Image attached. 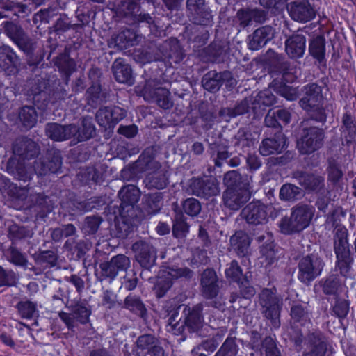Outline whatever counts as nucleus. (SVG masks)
<instances>
[{"instance_id":"obj_1","label":"nucleus","mask_w":356,"mask_h":356,"mask_svg":"<svg viewBox=\"0 0 356 356\" xmlns=\"http://www.w3.org/2000/svg\"><path fill=\"white\" fill-rule=\"evenodd\" d=\"M46 132L54 140H65L73 136L81 141L90 138L95 132V127L91 118H84L81 127H76L74 124L65 127L53 123L47 126Z\"/></svg>"},{"instance_id":"obj_2","label":"nucleus","mask_w":356,"mask_h":356,"mask_svg":"<svg viewBox=\"0 0 356 356\" xmlns=\"http://www.w3.org/2000/svg\"><path fill=\"white\" fill-rule=\"evenodd\" d=\"M314 209L309 205H299L292 209L290 218H283L280 223L282 233L290 234L307 227L313 218Z\"/></svg>"},{"instance_id":"obj_3","label":"nucleus","mask_w":356,"mask_h":356,"mask_svg":"<svg viewBox=\"0 0 356 356\" xmlns=\"http://www.w3.org/2000/svg\"><path fill=\"white\" fill-rule=\"evenodd\" d=\"M238 179V175L236 171H230L225 175L224 182L227 189L224 193L223 200L225 204L232 210L238 209L250 197V193L248 188H237L235 184Z\"/></svg>"},{"instance_id":"obj_4","label":"nucleus","mask_w":356,"mask_h":356,"mask_svg":"<svg viewBox=\"0 0 356 356\" xmlns=\"http://www.w3.org/2000/svg\"><path fill=\"white\" fill-rule=\"evenodd\" d=\"M191 274V271L186 268L178 267L177 266L163 267L159 273L155 286L157 296L161 298L164 296L165 292L170 288L172 280L182 277H189Z\"/></svg>"},{"instance_id":"obj_5","label":"nucleus","mask_w":356,"mask_h":356,"mask_svg":"<svg viewBox=\"0 0 356 356\" xmlns=\"http://www.w3.org/2000/svg\"><path fill=\"white\" fill-rule=\"evenodd\" d=\"M323 264L316 255L312 254L302 257L298 264V280L305 284H309L322 272Z\"/></svg>"},{"instance_id":"obj_6","label":"nucleus","mask_w":356,"mask_h":356,"mask_svg":"<svg viewBox=\"0 0 356 356\" xmlns=\"http://www.w3.org/2000/svg\"><path fill=\"white\" fill-rule=\"evenodd\" d=\"M260 304L263 307L266 318L271 319L273 326L279 325L277 319L280 314V299L275 296L274 289H264L259 296Z\"/></svg>"},{"instance_id":"obj_7","label":"nucleus","mask_w":356,"mask_h":356,"mask_svg":"<svg viewBox=\"0 0 356 356\" xmlns=\"http://www.w3.org/2000/svg\"><path fill=\"white\" fill-rule=\"evenodd\" d=\"M323 139V131L312 127L308 129L304 136L298 141L297 147L300 153L310 154L321 147Z\"/></svg>"},{"instance_id":"obj_8","label":"nucleus","mask_w":356,"mask_h":356,"mask_svg":"<svg viewBox=\"0 0 356 356\" xmlns=\"http://www.w3.org/2000/svg\"><path fill=\"white\" fill-rule=\"evenodd\" d=\"M289 12L291 17L297 22H306L315 17V12L307 1H300L290 5Z\"/></svg>"},{"instance_id":"obj_9","label":"nucleus","mask_w":356,"mask_h":356,"mask_svg":"<svg viewBox=\"0 0 356 356\" xmlns=\"http://www.w3.org/2000/svg\"><path fill=\"white\" fill-rule=\"evenodd\" d=\"M242 216L250 224H261L266 221V207L260 202L250 203L243 209Z\"/></svg>"},{"instance_id":"obj_10","label":"nucleus","mask_w":356,"mask_h":356,"mask_svg":"<svg viewBox=\"0 0 356 356\" xmlns=\"http://www.w3.org/2000/svg\"><path fill=\"white\" fill-rule=\"evenodd\" d=\"M305 96L300 101L302 108L307 111L318 109L322 99L320 88L315 84L309 85L305 87Z\"/></svg>"},{"instance_id":"obj_11","label":"nucleus","mask_w":356,"mask_h":356,"mask_svg":"<svg viewBox=\"0 0 356 356\" xmlns=\"http://www.w3.org/2000/svg\"><path fill=\"white\" fill-rule=\"evenodd\" d=\"M286 147V140L282 133L275 135V138H267L262 141L260 153L264 156L281 153Z\"/></svg>"},{"instance_id":"obj_12","label":"nucleus","mask_w":356,"mask_h":356,"mask_svg":"<svg viewBox=\"0 0 356 356\" xmlns=\"http://www.w3.org/2000/svg\"><path fill=\"white\" fill-rule=\"evenodd\" d=\"M305 48L306 39L300 34L292 35L285 42L286 52L292 58L302 57L305 53Z\"/></svg>"},{"instance_id":"obj_13","label":"nucleus","mask_w":356,"mask_h":356,"mask_svg":"<svg viewBox=\"0 0 356 356\" xmlns=\"http://www.w3.org/2000/svg\"><path fill=\"white\" fill-rule=\"evenodd\" d=\"M274 36V30L270 26H263L257 29L250 42L249 48L252 50H258L264 46Z\"/></svg>"},{"instance_id":"obj_14","label":"nucleus","mask_w":356,"mask_h":356,"mask_svg":"<svg viewBox=\"0 0 356 356\" xmlns=\"http://www.w3.org/2000/svg\"><path fill=\"white\" fill-rule=\"evenodd\" d=\"M202 286L203 293L207 298H211L216 296L218 286L215 271L211 269L204 271L202 276Z\"/></svg>"},{"instance_id":"obj_15","label":"nucleus","mask_w":356,"mask_h":356,"mask_svg":"<svg viewBox=\"0 0 356 356\" xmlns=\"http://www.w3.org/2000/svg\"><path fill=\"white\" fill-rule=\"evenodd\" d=\"M113 71L115 80L119 83H132L131 70L125 64L122 58H117L113 64Z\"/></svg>"},{"instance_id":"obj_16","label":"nucleus","mask_w":356,"mask_h":356,"mask_svg":"<svg viewBox=\"0 0 356 356\" xmlns=\"http://www.w3.org/2000/svg\"><path fill=\"white\" fill-rule=\"evenodd\" d=\"M140 245L142 246V251L136 255V260L143 267L149 268L155 262L156 252L153 248H150L144 243H136L133 248L136 250Z\"/></svg>"},{"instance_id":"obj_17","label":"nucleus","mask_w":356,"mask_h":356,"mask_svg":"<svg viewBox=\"0 0 356 356\" xmlns=\"http://www.w3.org/2000/svg\"><path fill=\"white\" fill-rule=\"evenodd\" d=\"M230 243L238 254L244 256L248 252L250 240L244 232L239 231L231 237Z\"/></svg>"},{"instance_id":"obj_18","label":"nucleus","mask_w":356,"mask_h":356,"mask_svg":"<svg viewBox=\"0 0 356 356\" xmlns=\"http://www.w3.org/2000/svg\"><path fill=\"white\" fill-rule=\"evenodd\" d=\"M350 252L348 241V230L343 225H338L335 228L334 252Z\"/></svg>"},{"instance_id":"obj_19","label":"nucleus","mask_w":356,"mask_h":356,"mask_svg":"<svg viewBox=\"0 0 356 356\" xmlns=\"http://www.w3.org/2000/svg\"><path fill=\"white\" fill-rule=\"evenodd\" d=\"M337 256V268L343 276H347L353 262L350 252L335 253Z\"/></svg>"},{"instance_id":"obj_20","label":"nucleus","mask_w":356,"mask_h":356,"mask_svg":"<svg viewBox=\"0 0 356 356\" xmlns=\"http://www.w3.org/2000/svg\"><path fill=\"white\" fill-rule=\"evenodd\" d=\"M17 61V56L8 46L0 47V67L6 70L15 65Z\"/></svg>"},{"instance_id":"obj_21","label":"nucleus","mask_w":356,"mask_h":356,"mask_svg":"<svg viewBox=\"0 0 356 356\" xmlns=\"http://www.w3.org/2000/svg\"><path fill=\"white\" fill-rule=\"evenodd\" d=\"M266 238L268 243L261 247V257L260 258L261 259V263L265 266L272 264L276 257L274 245L272 243V237L269 234H267Z\"/></svg>"},{"instance_id":"obj_22","label":"nucleus","mask_w":356,"mask_h":356,"mask_svg":"<svg viewBox=\"0 0 356 356\" xmlns=\"http://www.w3.org/2000/svg\"><path fill=\"white\" fill-rule=\"evenodd\" d=\"M310 54L321 61L323 59L325 56V40L321 36H318L314 38L309 47Z\"/></svg>"},{"instance_id":"obj_23","label":"nucleus","mask_w":356,"mask_h":356,"mask_svg":"<svg viewBox=\"0 0 356 356\" xmlns=\"http://www.w3.org/2000/svg\"><path fill=\"white\" fill-rule=\"evenodd\" d=\"M186 325L193 332H197L203 326L200 307L194 308L186 318Z\"/></svg>"},{"instance_id":"obj_24","label":"nucleus","mask_w":356,"mask_h":356,"mask_svg":"<svg viewBox=\"0 0 356 356\" xmlns=\"http://www.w3.org/2000/svg\"><path fill=\"white\" fill-rule=\"evenodd\" d=\"M130 264V261L128 257L124 255L119 254L112 258L109 268L111 269L110 275L115 277L118 270H126Z\"/></svg>"},{"instance_id":"obj_25","label":"nucleus","mask_w":356,"mask_h":356,"mask_svg":"<svg viewBox=\"0 0 356 356\" xmlns=\"http://www.w3.org/2000/svg\"><path fill=\"white\" fill-rule=\"evenodd\" d=\"M120 196L122 198V204L132 205L139 199V191L134 186L129 185L120 191Z\"/></svg>"},{"instance_id":"obj_26","label":"nucleus","mask_w":356,"mask_h":356,"mask_svg":"<svg viewBox=\"0 0 356 356\" xmlns=\"http://www.w3.org/2000/svg\"><path fill=\"white\" fill-rule=\"evenodd\" d=\"M193 184L200 186V188L194 191V193L198 196H211L216 195L219 193L218 185L214 182H207L204 184L201 180L198 179L194 181Z\"/></svg>"},{"instance_id":"obj_27","label":"nucleus","mask_w":356,"mask_h":356,"mask_svg":"<svg viewBox=\"0 0 356 356\" xmlns=\"http://www.w3.org/2000/svg\"><path fill=\"white\" fill-rule=\"evenodd\" d=\"M37 115L35 108L31 106L24 107L19 113L20 120L26 128H31L35 125Z\"/></svg>"},{"instance_id":"obj_28","label":"nucleus","mask_w":356,"mask_h":356,"mask_svg":"<svg viewBox=\"0 0 356 356\" xmlns=\"http://www.w3.org/2000/svg\"><path fill=\"white\" fill-rule=\"evenodd\" d=\"M275 92L285 97L287 100L293 101L298 97V90L296 88L289 86L286 84L277 86L275 81L270 85Z\"/></svg>"},{"instance_id":"obj_29","label":"nucleus","mask_w":356,"mask_h":356,"mask_svg":"<svg viewBox=\"0 0 356 356\" xmlns=\"http://www.w3.org/2000/svg\"><path fill=\"white\" fill-rule=\"evenodd\" d=\"M302 195L301 189L293 184H284L280 191L282 200H291L297 199Z\"/></svg>"},{"instance_id":"obj_30","label":"nucleus","mask_w":356,"mask_h":356,"mask_svg":"<svg viewBox=\"0 0 356 356\" xmlns=\"http://www.w3.org/2000/svg\"><path fill=\"white\" fill-rule=\"evenodd\" d=\"M97 120L99 124L105 128L113 127L114 122L109 108H100L97 113Z\"/></svg>"},{"instance_id":"obj_31","label":"nucleus","mask_w":356,"mask_h":356,"mask_svg":"<svg viewBox=\"0 0 356 356\" xmlns=\"http://www.w3.org/2000/svg\"><path fill=\"white\" fill-rule=\"evenodd\" d=\"M168 96L169 91L167 89L158 88L155 90L154 96L152 97V98L154 99L161 107L168 108L171 106Z\"/></svg>"},{"instance_id":"obj_32","label":"nucleus","mask_w":356,"mask_h":356,"mask_svg":"<svg viewBox=\"0 0 356 356\" xmlns=\"http://www.w3.org/2000/svg\"><path fill=\"white\" fill-rule=\"evenodd\" d=\"M202 86L206 90L211 92L218 90L221 86L218 75L214 73L205 75L202 79Z\"/></svg>"},{"instance_id":"obj_33","label":"nucleus","mask_w":356,"mask_h":356,"mask_svg":"<svg viewBox=\"0 0 356 356\" xmlns=\"http://www.w3.org/2000/svg\"><path fill=\"white\" fill-rule=\"evenodd\" d=\"M306 189L316 190L321 188L323 183V178L321 176L307 175L300 181Z\"/></svg>"},{"instance_id":"obj_34","label":"nucleus","mask_w":356,"mask_h":356,"mask_svg":"<svg viewBox=\"0 0 356 356\" xmlns=\"http://www.w3.org/2000/svg\"><path fill=\"white\" fill-rule=\"evenodd\" d=\"M183 209L186 213L193 216L200 213L201 207L199 202L196 199L188 198L184 201Z\"/></svg>"},{"instance_id":"obj_35","label":"nucleus","mask_w":356,"mask_h":356,"mask_svg":"<svg viewBox=\"0 0 356 356\" xmlns=\"http://www.w3.org/2000/svg\"><path fill=\"white\" fill-rule=\"evenodd\" d=\"M341 286V282L336 276H330L323 284V290L327 294H334Z\"/></svg>"},{"instance_id":"obj_36","label":"nucleus","mask_w":356,"mask_h":356,"mask_svg":"<svg viewBox=\"0 0 356 356\" xmlns=\"http://www.w3.org/2000/svg\"><path fill=\"white\" fill-rule=\"evenodd\" d=\"M225 274L227 278L240 282L241 281L242 272L238 264L236 261H232L229 267L225 270Z\"/></svg>"},{"instance_id":"obj_37","label":"nucleus","mask_w":356,"mask_h":356,"mask_svg":"<svg viewBox=\"0 0 356 356\" xmlns=\"http://www.w3.org/2000/svg\"><path fill=\"white\" fill-rule=\"evenodd\" d=\"M172 232L176 238H183L188 232V226L182 218L177 219L174 223Z\"/></svg>"},{"instance_id":"obj_38","label":"nucleus","mask_w":356,"mask_h":356,"mask_svg":"<svg viewBox=\"0 0 356 356\" xmlns=\"http://www.w3.org/2000/svg\"><path fill=\"white\" fill-rule=\"evenodd\" d=\"M145 181L146 185L149 188H155L157 189H162L167 185V179L165 175L149 177L146 178Z\"/></svg>"},{"instance_id":"obj_39","label":"nucleus","mask_w":356,"mask_h":356,"mask_svg":"<svg viewBox=\"0 0 356 356\" xmlns=\"http://www.w3.org/2000/svg\"><path fill=\"white\" fill-rule=\"evenodd\" d=\"M275 96L270 90L261 91L257 96V104L264 106H270L275 103Z\"/></svg>"},{"instance_id":"obj_40","label":"nucleus","mask_w":356,"mask_h":356,"mask_svg":"<svg viewBox=\"0 0 356 356\" xmlns=\"http://www.w3.org/2000/svg\"><path fill=\"white\" fill-rule=\"evenodd\" d=\"M18 309L22 316L26 318H31L35 312V304L29 301L20 302Z\"/></svg>"},{"instance_id":"obj_41","label":"nucleus","mask_w":356,"mask_h":356,"mask_svg":"<svg viewBox=\"0 0 356 356\" xmlns=\"http://www.w3.org/2000/svg\"><path fill=\"white\" fill-rule=\"evenodd\" d=\"M125 307L132 312H140L143 310V305L140 300L135 296H127L124 301Z\"/></svg>"},{"instance_id":"obj_42","label":"nucleus","mask_w":356,"mask_h":356,"mask_svg":"<svg viewBox=\"0 0 356 356\" xmlns=\"http://www.w3.org/2000/svg\"><path fill=\"white\" fill-rule=\"evenodd\" d=\"M154 339L152 335H143L138 339L137 346L142 350H149L152 348L151 346L154 343Z\"/></svg>"},{"instance_id":"obj_43","label":"nucleus","mask_w":356,"mask_h":356,"mask_svg":"<svg viewBox=\"0 0 356 356\" xmlns=\"http://www.w3.org/2000/svg\"><path fill=\"white\" fill-rule=\"evenodd\" d=\"M342 177L341 170L336 165H330L328 169V179L335 183Z\"/></svg>"},{"instance_id":"obj_44","label":"nucleus","mask_w":356,"mask_h":356,"mask_svg":"<svg viewBox=\"0 0 356 356\" xmlns=\"http://www.w3.org/2000/svg\"><path fill=\"white\" fill-rule=\"evenodd\" d=\"M10 259L15 265L24 266L26 264V259L24 256L16 250H11Z\"/></svg>"},{"instance_id":"obj_45","label":"nucleus","mask_w":356,"mask_h":356,"mask_svg":"<svg viewBox=\"0 0 356 356\" xmlns=\"http://www.w3.org/2000/svg\"><path fill=\"white\" fill-rule=\"evenodd\" d=\"M113 118L114 124L118 123L120 120L123 119L126 115V112L122 108L118 106H114L109 108Z\"/></svg>"},{"instance_id":"obj_46","label":"nucleus","mask_w":356,"mask_h":356,"mask_svg":"<svg viewBox=\"0 0 356 356\" xmlns=\"http://www.w3.org/2000/svg\"><path fill=\"white\" fill-rule=\"evenodd\" d=\"M138 131L136 125L120 126L118 129V133L128 138L134 137Z\"/></svg>"},{"instance_id":"obj_47","label":"nucleus","mask_w":356,"mask_h":356,"mask_svg":"<svg viewBox=\"0 0 356 356\" xmlns=\"http://www.w3.org/2000/svg\"><path fill=\"white\" fill-rule=\"evenodd\" d=\"M243 280H244L245 282L243 281L239 282L241 293L244 298H249L254 296L255 291L252 286L248 284V280L246 278H243Z\"/></svg>"},{"instance_id":"obj_48","label":"nucleus","mask_w":356,"mask_h":356,"mask_svg":"<svg viewBox=\"0 0 356 356\" xmlns=\"http://www.w3.org/2000/svg\"><path fill=\"white\" fill-rule=\"evenodd\" d=\"M325 353V345L324 343L319 341L305 356H324Z\"/></svg>"},{"instance_id":"obj_49","label":"nucleus","mask_w":356,"mask_h":356,"mask_svg":"<svg viewBox=\"0 0 356 356\" xmlns=\"http://www.w3.org/2000/svg\"><path fill=\"white\" fill-rule=\"evenodd\" d=\"M60 165H61V162H60V159H56V160L55 161H54V165H51L50 167H48V171H49L50 172H52V173H56V172H57L58 170L60 168ZM35 170L36 172L40 175H42V174H45L47 172V170L46 169L45 167L42 168L41 170H38V168H35Z\"/></svg>"},{"instance_id":"obj_50","label":"nucleus","mask_w":356,"mask_h":356,"mask_svg":"<svg viewBox=\"0 0 356 356\" xmlns=\"http://www.w3.org/2000/svg\"><path fill=\"white\" fill-rule=\"evenodd\" d=\"M343 122L344 127L349 129L352 136H355L356 134V126L353 123L351 117L346 114L343 117Z\"/></svg>"},{"instance_id":"obj_51","label":"nucleus","mask_w":356,"mask_h":356,"mask_svg":"<svg viewBox=\"0 0 356 356\" xmlns=\"http://www.w3.org/2000/svg\"><path fill=\"white\" fill-rule=\"evenodd\" d=\"M265 123L268 127H275L278 120L275 111H270L266 116Z\"/></svg>"},{"instance_id":"obj_52","label":"nucleus","mask_w":356,"mask_h":356,"mask_svg":"<svg viewBox=\"0 0 356 356\" xmlns=\"http://www.w3.org/2000/svg\"><path fill=\"white\" fill-rule=\"evenodd\" d=\"M275 113L278 121H282L285 124L290 121V113L286 110L279 109Z\"/></svg>"},{"instance_id":"obj_53","label":"nucleus","mask_w":356,"mask_h":356,"mask_svg":"<svg viewBox=\"0 0 356 356\" xmlns=\"http://www.w3.org/2000/svg\"><path fill=\"white\" fill-rule=\"evenodd\" d=\"M247 163L252 170H257L261 166V162L258 158L254 155H250L247 159Z\"/></svg>"},{"instance_id":"obj_54","label":"nucleus","mask_w":356,"mask_h":356,"mask_svg":"<svg viewBox=\"0 0 356 356\" xmlns=\"http://www.w3.org/2000/svg\"><path fill=\"white\" fill-rule=\"evenodd\" d=\"M207 261V259L205 256L204 251H199L194 256L191 260V263L194 264H204Z\"/></svg>"},{"instance_id":"obj_55","label":"nucleus","mask_w":356,"mask_h":356,"mask_svg":"<svg viewBox=\"0 0 356 356\" xmlns=\"http://www.w3.org/2000/svg\"><path fill=\"white\" fill-rule=\"evenodd\" d=\"M13 276L11 273L6 272L0 266V286L8 284L10 282V278Z\"/></svg>"},{"instance_id":"obj_56","label":"nucleus","mask_w":356,"mask_h":356,"mask_svg":"<svg viewBox=\"0 0 356 356\" xmlns=\"http://www.w3.org/2000/svg\"><path fill=\"white\" fill-rule=\"evenodd\" d=\"M59 316L69 328L73 326L74 320L73 316L71 314L65 312H61Z\"/></svg>"},{"instance_id":"obj_57","label":"nucleus","mask_w":356,"mask_h":356,"mask_svg":"<svg viewBox=\"0 0 356 356\" xmlns=\"http://www.w3.org/2000/svg\"><path fill=\"white\" fill-rule=\"evenodd\" d=\"M304 314L302 308L300 306H294L291 308V316L296 321H299Z\"/></svg>"},{"instance_id":"obj_58","label":"nucleus","mask_w":356,"mask_h":356,"mask_svg":"<svg viewBox=\"0 0 356 356\" xmlns=\"http://www.w3.org/2000/svg\"><path fill=\"white\" fill-rule=\"evenodd\" d=\"M238 17L241 20V23L243 26H247L250 21V16L248 12L243 10L238 12Z\"/></svg>"},{"instance_id":"obj_59","label":"nucleus","mask_w":356,"mask_h":356,"mask_svg":"<svg viewBox=\"0 0 356 356\" xmlns=\"http://www.w3.org/2000/svg\"><path fill=\"white\" fill-rule=\"evenodd\" d=\"M248 111V105L246 102H243L238 106H236L234 111L231 114L232 116L243 114Z\"/></svg>"},{"instance_id":"obj_60","label":"nucleus","mask_w":356,"mask_h":356,"mask_svg":"<svg viewBox=\"0 0 356 356\" xmlns=\"http://www.w3.org/2000/svg\"><path fill=\"white\" fill-rule=\"evenodd\" d=\"M156 232L159 235H165L166 234H168L170 232V227L168 224L164 222H160L156 228Z\"/></svg>"},{"instance_id":"obj_61","label":"nucleus","mask_w":356,"mask_h":356,"mask_svg":"<svg viewBox=\"0 0 356 356\" xmlns=\"http://www.w3.org/2000/svg\"><path fill=\"white\" fill-rule=\"evenodd\" d=\"M26 143H27V145L26 147H29L30 148L31 151L33 152V153L29 154V150H28L27 152L26 153V157L32 156L34 154H38V149L36 144L32 141H26Z\"/></svg>"},{"instance_id":"obj_62","label":"nucleus","mask_w":356,"mask_h":356,"mask_svg":"<svg viewBox=\"0 0 356 356\" xmlns=\"http://www.w3.org/2000/svg\"><path fill=\"white\" fill-rule=\"evenodd\" d=\"M66 61V67H63L61 70L66 74H70L74 70V61L72 59H67Z\"/></svg>"},{"instance_id":"obj_63","label":"nucleus","mask_w":356,"mask_h":356,"mask_svg":"<svg viewBox=\"0 0 356 356\" xmlns=\"http://www.w3.org/2000/svg\"><path fill=\"white\" fill-rule=\"evenodd\" d=\"M0 339L1 341L5 343L6 346L13 347L14 346V342L10 336L6 334H1L0 336Z\"/></svg>"},{"instance_id":"obj_64","label":"nucleus","mask_w":356,"mask_h":356,"mask_svg":"<svg viewBox=\"0 0 356 356\" xmlns=\"http://www.w3.org/2000/svg\"><path fill=\"white\" fill-rule=\"evenodd\" d=\"M316 204H317L318 208L320 210L325 211V210L327 208V204H328V200L327 198L319 199L317 201Z\"/></svg>"}]
</instances>
